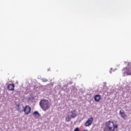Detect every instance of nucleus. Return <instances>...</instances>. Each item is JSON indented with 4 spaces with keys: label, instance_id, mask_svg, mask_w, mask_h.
<instances>
[{
    "label": "nucleus",
    "instance_id": "9d476101",
    "mask_svg": "<svg viewBox=\"0 0 131 131\" xmlns=\"http://www.w3.org/2000/svg\"><path fill=\"white\" fill-rule=\"evenodd\" d=\"M33 114L34 117H38L39 116V113L38 112H34Z\"/></svg>",
    "mask_w": 131,
    "mask_h": 131
},
{
    "label": "nucleus",
    "instance_id": "0eeeda50",
    "mask_svg": "<svg viewBox=\"0 0 131 131\" xmlns=\"http://www.w3.org/2000/svg\"><path fill=\"white\" fill-rule=\"evenodd\" d=\"M119 114L120 115V116L123 119H125L126 118V114H125V112H124V111L123 110H121L119 111Z\"/></svg>",
    "mask_w": 131,
    "mask_h": 131
},
{
    "label": "nucleus",
    "instance_id": "39448f33",
    "mask_svg": "<svg viewBox=\"0 0 131 131\" xmlns=\"http://www.w3.org/2000/svg\"><path fill=\"white\" fill-rule=\"evenodd\" d=\"M93 121H94V118H93V117L89 118L84 123L85 126H90L92 125V124H93Z\"/></svg>",
    "mask_w": 131,
    "mask_h": 131
},
{
    "label": "nucleus",
    "instance_id": "9b49d317",
    "mask_svg": "<svg viewBox=\"0 0 131 131\" xmlns=\"http://www.w3.org/2000/svg\"><path fill=\"white\" fill-rule=\"evenodd\" d=\"M42 81H43V82H47L48 81V79H47L46 78H42Z\"/></svg>",
    "mask_w": 131,
    "mask_h": 131
},
{
    "label": "nucleus",
    "instance_id": "6e6552de",
    "mask_svg": "<svg viewBox=\"0 0 131 131\" xmlns=\"http://www.w3.org/2000/svg\"><path fill=\"white\" fill-rule=\"evenodd\" d=\"M8 91H14L15 90V84H9L7 86Z\"/></svg>",
    "mask_w": 131,
    "mask_h": 131
},
{
    "label": "nucleus",
    "instance_id": "f8f14e48",
    "mask_svg": "<svg viewBox=\"0 0 131 131\" xmlns=\"http://www.w3.org/2000/svg\"><path fill=\"white\" fill-rule=\"evenodd\" d=\"M74 131H79V128H76L74 129Z\"/></svg>",
    "mask_w": 131,
    "mask_h": 131
},
{
    "label": "nucleus",
    "instance_id": "7ed1b4c3",
    "mask_svg": "<svg viewBox=\"0 0 131 131\" xmlns=\"http://www.w3.org/2000/svg\"><path fill=\"white\" fill-rule=\"evenodd\" d=\"M39 104L43 111H47V110H48V109H50V107H51L50 102H49V100L47 99L41 100Z\"/></svg>",
    "mask_w": 131,
    "mask_h": 131
},
{
    "label": "nucleus",
    "instance_id": "20e7f679",
    "mask_svg": "<svg viewBox=\"0 0 131 131\" xmlns=\"http://www.w3.org/2000/svg\"><path fill=\"white\" fill-rule=\"evenodd\" d=\"M77 116V113H76V110H73L71 112L68 113L67 117L66 118V121L69 122L71 120V118H74Z\"/></svg>",
    "mask_w": 131,
    "mask_h": 131
},
{
    "label": "nucleus",
    "instance_id": "ddd939ff",
    "mask_svg": "<svg viewBox=\"0 0 131 131\" xmlns=\"http://www.w3.org/2000/svg\"><path fill=\"white\" fill-rule=\"evenodd\" d=\"M18 108L17 109V110H18V111H20V108H19V105H18Z\"/></svg>",
    "mask_w": 131,
    "mask_h": 131
},
{
    "label": "nucleus",
    "instance_id": "423d86ee",
    "mask_svg": "<svg viewBox=\"0 0 131 131\" xmlns=\"http://www.w3.org/2000/svg\"><path fill=\"white\" fill-rule=\"evenodd\" d=\"M24 112H25V114L28 115V114L31 112V107H30V106L29 105L26 106L24 108Z\"/></svg>",
    "mask_w": 131,
    "mask_h": 131
},
{
    "label": "nucleus",
    "instance_id": "1a4fd4ad",
    "mask_svg": "<svg viewBox=\"0 0 131 131\" xmlns=\"http://www.w3.org/2000/svg\"><path fill=\"white\" fill-rule=\"evenodd\" d=\"M94 100L95 102H99L101 100V95H96L94 96Z\"/></svg>",
    "mask_w": 131,
    "mask_h": 131
},
{
    "label": "nucleus",
    "instance_id": "f257e3e1",
    "mask_svg": "<svg viewBox=\"0 0 131 131\" xmlns=\"http://www.w3.org/2000/svg\"><path fill=\"white\" fill-rule=\"evenodd\" d=\"M103 131H118V124L110 120L105 122Z\"/></svg>",
    "mask_w": 131,
    "mask_h": 131
},
{
    "label": "nucleus",
    "instance_id": "f03ea898",
    "mask_svg": "<svg viewBox=\"0 0 131 131\" xmlns=\"http://www.w3.org/2000/svg\"><path fill=\"white\" fill-rule=\"evenodd\" d=\"M124 65L127 66L126 67H124L122 70V72H123V76H125V75L128 76L131 75V64L130 62H128L127 61H125L124 62Z\"/></svg>",
    "mask_w": 131,
    "mask_h": 131
}]
</instances>
